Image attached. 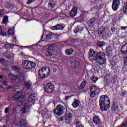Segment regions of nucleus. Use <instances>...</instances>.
<instances>
[{"label":"nucleus","instance_id":"f257e3e1","mask_svg":"<svg viewBox=\"0 0 127 127\" xmlns=\"http://www.w3.org/2000/svg\"><path fill=\"white\" fill-rule=\"evenodd\" d=\"M88 54L89 60L91 61V62L96 61L95 63L97 66L104 65V64H106L107 59H106V55H105V53L102 52L96 53L93 49H90Z\"/></svg>","mask_w":127,"mask_h":127},{"label":"nucleus","instance_id":"f03ea898","mask_svg":"<svg viewBox=\"0 0 127 127\" xmlns=\"http://www.w3.org/2000/svg\"><path fill=\"white\" fill-rule=\"evenodd\" d=\"M111 102L109 97L106 95L101 96L99 100V106L102 111H108L110 109Z\"/></svg>","mask_w":127,"mask_h":127},{"label":"nucleus","instance_id":"7ed1b4c3","mask_svg":"<svg viewBox=\"0 0 127 127\" xmlns=\"http://www.w3.org/2000/svg\"><path fill=\"white\" fill-rule=\"evenodd\" d=\"M50 74V68L48 67H43L39 70V75L41 78L44 79L48 77Z\"/></svg>","mask_w":127,"mask_h":127},{"label":"nucleus","instance_id":"20e7f679","mask_svg":"<svg viewBox=\"0 0 127 127\" xmlns=\"http://www.w3.org/2000/svg\"><path fill=\"white\" fill-rule=\"evenodd\" d=\"M121 52V54L123 56H125L123 58V65L124 66H127V43L122 47Z\"/></svg>","mask_w":127,"mask_h":127},{"label":"nucleus","instance_id":"39448f33","mask_svg":"<svg viewBox=\"0 0 127 127\" xmlns=\"http://www.w3.org/2000/svg\"><path fill=\"white\" fill-rule=\"evenodd\" d=\"M64 111H65V107L61 105H58L57 106V108L54 111V114L58 116V117H60L62 115L64 114Z\"/></svg>","mask_w":127,"mask_h":127},{"label":"nucleus","instance_id":"423d86ee","mask_svg":"<svg viewBox=\"0 0 127 127\" xmlns=\"http://www.w3.org/2000/svg\"><path fill=\"white\" fill-rule=\"evenodd\" d=\"M90 96L91 98H95L96 95H98L100 93V89L96 85L92 86L90 87Z\"/></svg>","mask_w":127,"mask_h":127},{"label":"nucleus","instance_id":"0eeeda50","mask_svg":"<svg viewBox=\"0 0 127 127\" xmlns=\"http://www.w3.org/2000/svg\"><path fill=\"white\" fill-rule=\"evenodd\" d=\"M12 100L14 101H16L18 105L22 103V100H23V96L22 95V92H19L17 94H14L12 97Z\"/></svg>","mask_w":127,"mask_h":127},{"label":"nucleus","instance_id":"6e6552de","mask_svg":"<svg viewBox=\"0 0 127 127\" xmlns=\"http://www.w3.org/2000/svg\"><path fill=\"white\" fill-rule=\"evenodd\" d=\"M44 88L45 92L48 94H51L54 91V86L50 83H46Z\"/></svg>","mask_w":127,"mask_h":127},{"label":"nucleus","instance_id":"1a4fd4ad","mask_svg":"<svg viewBox=\"0 0 127 127\" xmlns=\"http://www.w3.org/2000/svg\"><path fill=\"white\" fill-rule=\"evenodd\" d=\"M24 77H25V75L23 73H21L20 76L16 75L15 76V78H14V80H13V82L15 84H18V83H20V82L24 79Z\"/></svg>","mask_w":127,"mask_h":127},{"label":"nucleus","instance_id":"9d476101","mask_svg":"<svg viewBox=\"0 0 127 127\" xmlns=\"http://www.w3.org/2000/svg\"><path fill=\"white\" fill-rule=\"evenodd\" d=\"M29 107H30V105L25 103L24 105V107L20 110L19 112V114L20 115H24V114L27 113L29 109Z\"/></svg>","mask_w":127,"mask_h":127},{"label":"nucleus","instance_id":"9b49d317","mask_svg":"<svg viewBox=\"0 0 127 127\" xmlns=\"http://www.w3.org/2000/svg\"><path fill=\"white\" fill-rule=\"evenodd\" d=\"M55 53V48H54V46L51 45L48 48V51L46 53V56H49V55H53Z\"/></svg>","mask_w":127,"mask_h":127},{"label":"nucleus","instance_id":"f8f14e48","mask_svg":"<svg viewBox=\"0 0 127 127\" xmlns=\"http://www.w3.org/2000/svg\"><path fill=\"white\" fill-rule=\"evenodd\" d=\"M120 4L121 3L120 2L119 0H114L112 6L113 10H117Z\"/></svg>","mask_w":127,"mask_h":127},{"label":"nucleus","instance_id":"ddd939ff","mask_svg":"<svg viewBox=\"0 0 127 127\" xmlns=\"http://www.w3.org/2000/svg\"><path fill=\"white\" fill-rule=\"evenodd\" d=\"M98 34L102 37L107 36L108 34L106 32V30L104 27H100L98 30Z\"/></svg>","mask_w":127,"mask_h":127},{"label":"nucleus","instance_id":"4468645a","mask_svg":"<svg viewBox=\"0 0 127 127\" xmlns=\"http://www.w3.org/2000/svg\"><path fill=\"white\" fill-rule=\"evenodd\" d=\"M36 97H37V94L35 93L30 95L28 98V104H31L33 102V100L36 99Z\"/></svg>","mask_w":127,"mask_h":127},{"label":"nucleus","instance_id":"2eb2a0df","mask_svg":"<svg viewBox=\"0 0 127 127\" xmlns=\"http://www.w3.org/2000/svg\"><path fill=\"white\" fill-rule=\"evenodd\" d=\"M79 62L77 61H73L70 63V67L72 69H77L79 67Z\"/></svg>","mask_w":127,"mask_h":127},{"label":"nucleus","instance_id":"dca6fc26","mask_svg":"<svg viewBox=\"0 0 127 127\" xmlns=\"http://www.w3.org/2000/svg\"><path fill=\"white\" fill-rule=\"evenodd\" d=\"M35 66H36V64L34 62L29 61L26 69L29 70V69H32L33 68H35Z\"/></svg>","mask_w":127,"mask_h":127},{"label":"nucleus","instance_id":"f3484780","mask_svg":"<svg viewBox=\"0 0 127 127\" xmlns=\"http://www.w3.org/2000/svg\"><path fill=\"white\" fill-rule=\"evenodd\" d=\"M78 11V9L76 7H73L72 8L71 10L69 13V15L71 17H74L76 14H77V12Z\"/></svg>","mask_w":127,"mask_h":127},{"label":"nucleus","instance_id":"a211bd4d","mask_svg":"<svg viewBox=\"0 0 127 127\" xmlns=\"http://www.w3.org/2000/svg\"><path fill=\"white\" fill-rule=\"evenodd\" d=\"M93 122L94 124H95V125H96V126H98V125H100V124H101V120L97 116H95L93 117Z\"/></svg>","mask_w":127,"mask_h":127},{"label":"nucleus","instance_id":"6ab92c4d","mask_svg":"<svg viewBox=\"0 0 127 127\" xmlns=\"http://www.w3.org/2000/svg\"><path fill=\"white\" fill-rule=\"evenodd\" d=\"M24 85L26 88L28 89H30L31 87H32V82L30 80H27L25 81Z\"/></svg>","mask_w":127,"mask_h":127},{"label":"nucleus","instance_id":"aec40b11","mask_svg":"<svg viewBox=\"0 0 127 127\" xmlns=\"http://www.w3.org/2000/svg\"><path fill=\"white\" fill-rule=\"evenodd\" d=\"M63 26L61 25H57L56 26H53L51 28V29H52V30H59L60 29H63Z\"/></svg>","mask_w":127,"mask_h":127},{"label":"nucleus","instance_id":"412c9836","mask_svg":"<svg viewBox=\"0 0 127 127\" xmlns=\"http://www.w3.org/2000/svg\"><path fill=\"white\" fill-rule=\"evenodd\" d=\"M27 125V122L23 119H21L19 121V127H25Z\"/></svg>","mask_w":127,"mask_h":127},{"label":"nucleus","instance_id":"4be33fe9","mask_svg":"<svg viewBox=\"0 0 127 127\" xmlns=\"http://www.w3.org/2000/svg\"><path fill=\"white\" fill-rule=\"evenodd\" d=\"M29 62V61L28 60H25L22 61V66L23 68H24V69H27Z\"/></svg>","mask_w":127,"mask_h":127},{"label":"nucleus","instance_id":"5701e85b","mask_svg":"<svg viewBox=\"0 0 127 127\" xmlns=\"http://www.w3.org/2000/svg\"><path fill=\"white\" fill-rule=\"evenodd\" d=\"M112 111L113 112H116L117 111H118V109H119V105H118L117 104L114 103L112 105Z\"/></svg>","mask_w":127,"mask_h":127},{"label":"nucleus","instance_id":"b1692460","mask_svg":"<svg viewBox=\"0 0 127 127\" xmlns=\"http://www.w3.org/2000/svg\"><path fill=\"white\" fill-rule=\"evenodd\" d=\"M86 82L85 81H82L81 83L80 86L78 87V90H83L85 87H86Z\"/></svg>","mask_w":127,"mask_h":127},{"label":"nucleus","instance_id":"393cba45","mask_svg":"<svg viewBox=\"0 0 127 127\" xmlns=\"http://www.w3.org/2000/svg\"><path fill=\"white\" fill-rule=\"evenodd\" d=\"M73 108H77L79 107V101L77 99H75L72 104Z\"/></svg>","mask_w":127,"mask_h":127},{"label":"nucleus","instance_id":"a878e982","mask_svg":"<svg viewBox=\"0 0 127 127\" xmlns=\"http://www.w3.org/2000/svg\"><path fill=\"white\" fill-rule=\"evenodd\" d=\"M73 52H74V50L72 49H66L65 50V54L66 55H71Z\"/></svg>","mask_w":127,"mask_h":127},{"label":"nucleus","instance_id":"bb28decb","mask_svg":"<svg viewBox=\"0 0 127 127\" xmlns=\"http://www.w3.org/2000/svg\"><path fill=\"white\" fill-rule=\"evenodd\" d=\"M96 45L98 47H104L106 44L104 42H98L97 43Z\"/></svg>","mask_w":127,"mask_h":127},{"label":"nucleus","instance_id":"cd10ccee","mask_svg":"<svg viewBox=\"0 0 127 127\" xmlns=\"http://www.w3.org/2000/svg\"><path fill=\"white\" fill-rule=\"evenodd\" d=\"M4 47L6 48V49H11V48H13V46L11 44H5Z\"/></svg>","mask_w":127,"mask_h":127},{"label":"nucleus","instance_id":"c85d7f7f","mask_svg":"<svg viewBox=\"0 0 127 127\" xmlns=\"http://www.w3.org/2000/svg\"><path fill=\"white\" fill-rule=\"evenodd\" d=\"M15 75L12 74V73H10L8 75V77L11 79V80L12 81H13V80H14V78H15Z\"/></svg>","mask_w":127,"mask_h":127},{"label":"nucleus","instance_id":"c756f323","mask_svg":"<svg viewBox=\"0 0 127 127\" xmlns=\"http://www.w3.org/2000/svg\"><path fill=\"white\" fill-rule=\"evenodd\" d=\"M49 7H54L56 5L55 2L53 1H50L48 3Z\"/></svg>","mask_w":127,"mask_h":127},{"label":"nucleus","instance_id":"7c9ffc66","mask_svg":"<svg viewBox=\"0 0 127 127\" xmlns=\"http://www.w3.org/2000/svg\"><path fill=\"white\" fill-rule=\"evenodd\" d=\"M113 51V48H112V47H109L107 48L106 52L108 54H111Z\"/></svg>","mask_w":127,"mask_h":127},{"label":"nucleus","instance_id":"2f4dec72","mask_svg":"<svg viewBox=\"0 0 127 127\" xmlns=\"http://www.w3.org/2000/svg\"><path fill=\"white\" fill-rule=\"evenodd\" d=\"M8 20V19L7 18V17L5 16L3 18L2 22L4 24H5V25H6V23L7 22Z\"/></svg>","mask_w":127,"mask_h":127},{"label":"nucleus","instance_id":"473e14b6","mask_svg":"<svg viewBox=\"0 0 127 127\" xmlns=\"http://www.w3.org/2000/svg\"><path fill=\"white\" fill-rule=\"evenodd\" d=\"M72 114L71 113H67L65 116V119H69V120H71L72 119Z\"/></svg>","mask_w":127,"mask_h":127},{"label":"nucleus","instance_id":"72a5a7b5","mask_svg":"<svg viewBox=\"0 0 127 127\" xmlns=\"http://www.w3.org/2000/svg\"><path fill=\"white\" fill-rule=\"evenodd\" d=\"M46 38L48 40H49L50 39H51L52 38V35L51 34H48L46 35Z\"/></svg>","mask_w":127,"mask_h":127},{"label":"nucleus","instance_id":"f704fd0d","mask_svg":"<svg viewBox=\"0 0 127 127\" xmlns=\"http://www.w3.org/2000/svg\"><path fill=\"white\" fill-rule=\"evenodd\" d=\"M0 35H1V36H5L6 35V33L2 32V30L0 27Z\"/></svg>","mask_w":127,"mask_h":127},{"label":"nucleus","instance_id":"c9c22d12","mask_svg":"<svg viewBox=\"0 0 127 127\" xmlns=\"http://www.w3.org/2000/svg\"><path fill=\"white\" fill-rule=\"evenodd\" d=\"M123 10L125 11V12H127V2H126V3L124 4Z\"/></svg>","mask_w":127,"mask_h":127},{"label":"nucleus","instance_id":"e433bc0d","mask_svg":"<svg viewBox=\"0 0 127 127\" xmlns=\"http://www.w3.org/2000/svg\"><path fill=\"white\" fill-rule=\"evenodd\" d=\"M12 69L13 71H15V72H18V71H19V68L16 66H12Z\"/></svg>","mask_w":127,"mask_h":127},{"label":"nucleus","instance_id":"4c0bfd02","mask_svg":"<svg viewBox=\"0 0 127 127\" xmlns=\"http://www.w3.org/2000/svg\"><path fill=\"white\" fill-rule=\"evenodd\" d=\"M8 33L10 34V35H13L14 34V32H13V30L10 29L8 31Z\"/></svg>","mask_w":127,"mask_h":127},{"label":"nucleus","instance_id":"58836bf2","mask_svg":"<svg viewBox=\"0 0 127 127\" xmlns=\"http://www.w3.org/2000/svg\"><path fill=\"white\" fill-rule=\"evenodd\" d=\"M91 80L94 82V83H96L98 80V78H97V77L93 76L91 78Z\"/></svg>","mask_w":127,"mask_h":127},{"label":"nucleus","instance_id":"ea45409f","mask_svg":"<svg viewBox=\"0 0 127 127\" xmlns=\"http://www.w3.org/2000/svg\"><path fill=\"white\" fill-rule=\"evenodd\" d=\"M1 83L2 85H4V86H6L7 85V81H5V80H1Z\"/></svg>","mask_w":127,"mask_h":127},{"label":"nucleus","instance_id":"a19ab883","mask_svg":"<svg viewBox=\"0 0 127 127\" xmlns=\"http://www.w3.org/2000/svg\"><path fill=\"white\" fill-rule=\"evenodd\" d=\"M95 22H96V19L95 18H93L90 21V24L91 25L94 24V23H95Z\"/></svg>","mask_w":127,"mask_h":127},{"label":"nucleus","instance_id":"79ce46f5","mask_svg":"<svg viewBox=\"0 0 127 127\" xmlns=\"http://www.w3.org/2000/svg\"><path fill=\"white\" fill-rule=\"evenodd\" d=\"M65 123H66V124H71V119L65 118Z\"/></svg>","mask_w":127,"mask_h":127},{"label":"nucleus","instance_id":"37998d69","mask_svg":"<svg viewBox=\"0 0 127 127\" xmlns=\"http://www.w3.org/2000/svg\"><path fill=\"white\" fill-rule=\"evenodd\" d=\"M35 0H28V1L27 2V4H30V3H32L33 1H34Z\"/></svg>","mask_w":127,"mask_h":127},{"label":"nucleus","instance_id":"c03bdc74","mask_svg":"<svg viewBox=\"0 0 127 127\" xmlns=\"http://www.w3.org/2000/svg\"><path fill=\"white\" fill-rule=\"evenodd\" d=\"M75 33H77V32H79L80 31V29L79 27H77L74 30Z\"/></svg>","mask_w":127,"mask_h":127},{"label":"nucleus","instance_id":"a18cd8bd","mask_svg":"<svg viewBox=\"0 0 127 127\" xmlns=\"http://www.w3.org/2000/svg\"><path fill=\"white\" fill-rule=\"evenodd\" d=\"M0 16L1 17H3V10H0Z\"/></svg>","mask_w":127,"mask_h":127},{"label":"nucleus","instance_id":"49530a36","mask_svg":"<svg viewBox=\"0 0 127 127\" xmlns=\"http://www.w3.org/2000/svg\"><path fill=\"white\" fill-rule=\"evenodd\" d=\"M57 69H58V66H57L56 65L55 66L54 68H53V72H54L55 73L56 72H57Z\"/></svg>","mask_w":127,"mask_h":127},{"label":"nucleus","instance_id":"de8ad7c7","mask_svg":"<svg viewBox=\"0 0 127 127\" xmlns=\"http://www.w3.org/2000/svg\"><path fill=\"white\" fill-rule=\"evenodd\" d=\"M8 110H9V108H8V107H6V108H5L4 109L5 114H6L8 112Z\"/></svg>","mask_w":127,"mask_h":127},{"label":"nucleus","instance_id":"09e8293b","mask_svg":"<svg viewBox=\"0 0 127 127\" xmlns=\"http://www.w3.org/2000/svg\"><path fill=\"white\" fill-rule=\"evenodd\" d=\"M127 26H122V27H121V29L122 30H126V29H127Z\"/></svg>","mask_w":127,"mask_h":127},{"label":"nucleus","instance_id":"8fccbe9b","mask_svg":"<svg viewBox=\"0 0 127 127\" xmlns=\"http://www.w3.org/2000/svg\"><path fill=\"white\" fill-rule=\"evenodd\" d=\"M0 91H1L2 92H4L5 91V89H4V88L2 87V86H1L0 87Z\"/></svg>","mask_w":127,"mask_h":127},{"label":"nucleus","instance_id":"3c124183","mask_svg":"<svg viewBox=\"0 0 127 127\" xmlns=\"http://www.w3.org/2000/svg\"><path fill=\"white\" fill-rule=\"evenodd\" d=\"M127 93L126 91H123L122 92V96H126V94Z\"/></svg>","mask_w":127,"mask_h":127},{"label":"nucleus","instance_id":"603ef678","mask_svg":"<svg viewBox=\"0 0 127 127\" xmlns=\"http://www.w3.org/2000/svg\"><path fill=\"white\" fill-rule=\"evenodd\" d=\"M115 31H116V28H115L114 27H111V31L112 32H115Z\"/></svg>","mask_w":127,"mask_h":127},{"label":"nucleus","instance_id":"864d4df0","mask_svg":"<svg viewBox=\"0 0 127 127\" xmlns=\"http://www.w3.org/2000/svg\"><path fill=\"white\" fill-rule=\"evenodd\" d=\"M12 90L14 92H16V86H14L13 88H12Z\"/></svg>","mask_w":127,"mask_h":127},{"label":"nucleus","instance_id":"5fc2aeb1","mask_svg":"<svg viewBox=\"0 0 127 127\" xmlns=\"http://www.w3.org/2000/svg\"><path fill=\"white\" fill-rule=\"evenodd\" d=\"M69 98H70V96H66L65 98V100L66 101H68V99H69Z\"/></svg>","mask_w":127,"mask_h":127},{"label":"nucleus","instance_id":"6e6d98bb","mask_svg":"<svg viewBox=\"0 0 127 127\" xmlns=\"http://www.w3.org/2000/svg\"><path fill=\"white\" fill-rule=\"evenodd\" d=\"M113 83H116V81H117V79H116V78H113V79L112 80V82H113Z\"/></svg>","mask_w":127,"mask_h":127},{"label":"nucleus","instance_id":"4d7b16f0","mask_svg":"<svg viewBox=\"0 0 127 127\" xmlns=\"http://www.w3.org/2000/svg\"><path fill=\"white\" fill-rule=\"evenodd\" d=\"M2 61H3V59L0 58V63L2 62Z\"/></svg>","mask_w":127,"mask_h":127},{"label":"nucleus","instance_id":"13d9d810","mask_svg":"<svg viewBox=\"0 0 127 127\" xmlns=\"http://www.w3.org/2000/svg\"><path fill=\"white\" fill-rule=\"evenodd\" d=\"M7 90H10L11 89V86H9L7 88Z\"/></svg>","mask_w":127,"mask_h":127},{"label":"nucleus","instance_id":"bf43d9fd","mask_svg":"<svg viewBox=\"0 0 127 127\" xmlns=\"http://www.w3.org/2000/svg\"><path fill=\"white\" fill-rule=\"evenodd\" d=\"M3 78V76L2 75H0V79H2Z\"/></svg>","mask_w":127,"mask_h":127},{"label":"nucleus","instance_id":"052dcab7","mask_svg":"<svg viewBox=\"0 0 127 127\" xmlns=\"http://www.w3.org/2000/svg\"><path fill=\"white\" fill-rule=\"evenodd\" d=\"M12 110L13 111V112L14 113V109L12 108Z\"/></svg>","mask_w":127,"mask_h":127},{"label":"nucleus","instance_id":"680f3d73","mask_svg":"<svg viewBox=\"0 0 127 127\" xmlns=\"http://www.w3.org/2000/svg\"><path fill=\"white\" fill-rule=\"evenodd\" d=\"M62 120H63V118L61 117V119H60V121H62Z\"/></svg>","mask_w":127,"mask_h":127},{"label":"nucleus","instance_id":"e2e57ef3","mask_svg":"<svg viewBox=\"0 0 127 127\" xmlns=\"http://www.w3.org/2000/svg\"><path fill=\"white\" fill-rule=\"evenodd\" d=\"M76 125H79V122H76Z\"/></svg>","mask_w":127,"mask_h":127},{"label":"nucleus","instance_id":"0e129e2a","mask_svg":"<svg viewBox=\"0 0 127 127\" xmlns=\"http://www.w3.org/2000/svg\"><path fill=\"white\" fill-rule=\"evenodd\" d=\"M99 127H100V126H99Z\"/></svg>","mask_w":127,"mask_h":127}]
</instances>
